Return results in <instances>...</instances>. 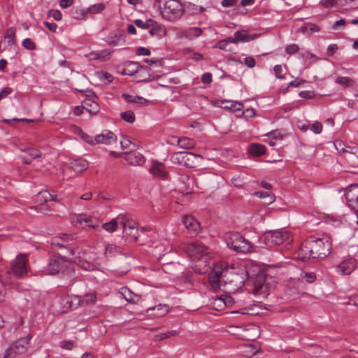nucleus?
Masks as SVG:
<instances>
[{
  "label": "nucleus",
  "instance_id": "nucleus-49",
  "mask_svg": "<svg viewBox=\"0 0 358 358\" xmlns=\"http://www.w3.org/2000/svg\"><path fill=\"white\" fill-rule=\"evenodd\" d=\"M309 129L315 134H319L322 131V124L319 122H315L309 126Z\"/></svg>",
  "mask_w": 358,
  "mask_h": 358
},
{
  "label": "nucleus",
  "instance_id": "nucleus-48",
  "mask_svg": "<svg viewBox=\"0 0 358 358\" xmlns=\"http://www.w3.org/2000/svg\"><path fill=\"white\" fill-rule=\"evenodd\" d=\"M85 105L90 106V108L87 109V110L90 113L95 114L99 111V106L96 103L92 101L91 100L85 101Z\"/></svg>",
  "mask_w": 358,
  "mask_h": 358
},
{
  "label": "nucleus",
  "instance_id": "nucleus-18",
  "mask_svg": "<svg viewBox=\"0 0 358 358\" xmlns=\"http://www.w3.org/2000/svg\"><path fill=\"white\" fill-rule=\"evenodd\" d=\"M178 186L181 192L185 194H189L193 190L194 178L183 174L178 178Z\"/></svg>",
  "mask_w": 358,
  "mask_h": 358
},
{
  "label": "nucleus",
  "instance_id": "nucleus-33",
  "mask_svg": "<svg viewBox=\"0 0 358 358\" xmlns=\"http://www.w3.org/2000/svg\"><path fill=\"white\" fill-rule=\"evenodd\" d=\"M94 77L103 84H109L113 80L110 73L102 71L95 72Z\"/></svg>",
  "mask_w": 358,
  "mask_h": 358
},
{
  "label": "nucleus",
  "instance_id": "nucleus-9",
  "mask_svg": "<svg viewBox=\"0 0 358 358\" xmlns=\"http://www.w3.org/2000/svg\"><path fill=\"white\" fill-rule=\"evenodd\" d=\"M224 278L227 283L234 287L235 289L242 287L248 279V273L244 268H240L236 271L234 268H225Z\"/></svg>",
  "mask_w": 358,
  "mask_h": 358
},
{
  "label": "nucleus",
  "instance_id": "nucleus-52",
  "mask_svg": "<svg viewBox=\"0 0 358 358\" xmlns=\"http://www.w3.org/2000/svg\"><path fill=\"white\" fill-rule=\"evenodd\" d=\"M300 97L303 99H310L313 98L315 96V94L313 91L304 90L301 91L299 93Z\"/></svg>",
  "mask_w": 358,
  "mask_h": 358
},
{
  "label": "nucleus",
  "instance_id": "nucleus-40",
  "mask_svg": "<svg viewBox=\"0 0 358 358\" xmlns=\"http://www.w3.org/2000/svg\"><path fill=\"white\" fill-rule=\"evenodd\" d=\"M106 8V6L103 3H99L96 4H94L90 6L87 12H89L92 14H97L100 13L101 11H103Z\"/></svg>",
  "mask_w": 358,
  "mask_h": 358
},
{
  "label": "nucleus",
  "instance_id": "nucleus-15",
  "mask_svg": "<svg viewBox=\"0 0 358 358\" xmlns=\"http://www.w3.org/2000/svg\"><path fill=\"white\" fill-rule=\"evenodd\" d=\"M233 301V299L228 295H222L220 296H214L210 299V306L216 310H224L227 306H229Z\"/></svg>",
  "mask_w": 358,
  "mask_h": 358
},
{
  "label": "nucleus",
  "instance_id": "nucleus-17",
  "mask_svg": "<svg viewBox=\"0 0 358 358\" xmlns=\"http://www.w3.org/2000/svg\"><path fill=\"white\" fill-rule=\"evenodd\" d=\"M183 224L191 235H196L201 231L200 223L191 215H186L183 217Z\"/></svg>",
  "mask_w": 358,
  "mask_h": 358
},
{
  "label": "nucleus",
  "instance_id": "nucleus-2",
  "mask_svg": "<svg viewBox=\"0 0 358 358\" xmlns=\"http://www.w3.org/2000/svg\"><path fill=\"white\" fill-rule=\"evenodd\" d=\"M182 250L195 261L194 270L199 273H206L214 264L210 259L208 248L201 243L195 241L184 244Z\"/></svg>",
  "mask_w": 358,
  "mask_h": 358
},
{
  "label": "nucleus",
  "instance_id": "nucleus-37",
  "mask_svg": "<svg viewBox=\"0 0 358 358\" xmlns=\"http://www.w3.org/2000/svg\"><path fill=\"white\" fill-rule=\"evenodd\" d=\"M202 34V29L199 27H189L185 31V36L189 39L197 38Z\"/></svg>",
  "mask_w": 358,
  "mask_h": 358
},
{
  "label": "nucleus",
  "instance_id": "nucleus-14",
  "mask_svg": "<svg viewBox=\"0 0 358 358\" xmlns=\"http://www.w3.org/2000/svg\"><path fill=\"white\" fill-rule=\"evenodd\" d=\"M345 199L348 207L358 212V183L350 185L345 189Z\"/></svg>",
  "mask_w": 358,
  "mask_h": 358
},
{
  "label": "nucleus",
  "instance_id": "nucleus-22",
  "mask_svg": "<svg viewBox=\"0 0 358 358\" xmlns=\"http://www.w3.org/2000/svg\"><path fill=\"white\" fill-rule=\"evenodd\" d=\"M94 141L96 143L110 145L116 141V136L112 131H107L105 134L96 135Z\"/></svg>",
  "mask_w": 358,
  "mask_h": 358
},
{
  "label": "nucleus",
  "instance_id": "nucleus-44",
  "mask_svg": "<svg viewBox=\"0 0 358 358\" xmlns=\"http://www.w3.org/2000/svg\"><path fill=\"white\" fill-rule=\"evenodd\" d=\"M178 334V332L176 330L170 331L164 333H160L157 335H155V339L157 341H162L165 338H169L173 336H176Z\"/></svg>",
  "mask_w": 358,
  "mask_h": 358
},
{
  "label": "nucleus",
  "instance_id": "nucleus-12",
  "mask_svg": "<svg viewBox=\"0 0 358 358\" xmlns=\"http://www.w3.org/2000/svg\"><path fill=\"white\" fill-rule=\"evenodd\" d=\"M213 265L214 266L209 274L208 280L212 289L217 291L221 289V280L224 278L225 267L220 264Z\"/></svg>",
  "mask_w": 358,
  "mask_h": 358
},
{
  "label": "nucleus",
  "instance_id": "nucleus-11",
  "mask_svg": "<svg viewBox=\"0 0 358 358\" xmlns=\"http://www.w3.org/2000/svg\"><path fill=\"white\" fill-rule=\"evenodd\" d=\"M122 223V230L124 237L129 242H136L138 238V230L137 222L124 215Z\"/></svg>",
  "mask_w": 358,
  "mask_h": 358
},
{
  "label": "nucleus",
  "instance_id": "nucleus-58",
  "mask_svg": "<svg viewBox=\"0 0 358 358\" xmlns=\"http://www.w3.org/2000/svg\"><path fill=\"white\" fill-rule=\"evenodd\" d=\"M80 266L82 268L86 271H92L95 268V266L93 264L83 261L80 262Z\"/></svg>",
  "mask_w": 358,
  "mask_h": 358
},
{
  "label": "nucleus",
  "instance_id": "nucleus-7",
  "mask_svg": "<svg viewBox=\"0 0 358 358\" xmlns=\"http://www.w3.org/2000/svg\"><path fill=\"white\" fill-rule=\"evenodd\" d=\"M264 243L268 248L280 245L287 241L291 242L292 238L290 233L285 229L271 230L264 234Z\"/></svg>",
  "mask_w": 358,
  "mask_h": 358
},
{
  "label": "nucleus",
  "instance_id": "nucleus-32",
  "mask_svg": "<svg viewBox=\"0 0 358 358\" xmlns=\"http://www.w3.org/2000/svg\"><path fill=\"white\" fill-rule=\"evenodd\" d=\"M222 108L231 110L232 111L242 110L243 105L242 103L234 101H222Z\"/></svg>",
  "mask_w": 358,
  "mask_h": 358
},
{
  "label": "nucleus",
  "instance_id": "nucleus-5",
  "mask_svg": "<svg viewBox=\"0 0 358 358\" xmlns=\"http://www.w3.org/2000/svg\"><path fill=\"white\" fill-rule=\"evenodd\" d=\"M253 287V294L264 299L275 287V280L272 276L261 273L256 276Z\"/></svg>",
  "mask_w": 358,
  "mask_h": 358
},
{
  "label": "nucleus",
  "instance_id": "nucleus-8",
  "mask_svg": "<svg viewBox=\"0 0 358 358\" xmlns=\"http://www.w3.org/2000/svg\"><path fill=\"white\" fill-rule=\"evenodd\" d=\"M201 159L200 155L190 152H176L170 157L173 164L189 168L195 167Z\"/></svg>",
  "mask_w": 358,
  "mask_h": 358
},
{
  "label": "nucleus",
  "instance_id": "nucleus-50",
  "mask_svg": "<svg viewBox=\"0 0 358 358\" xmlns=\"http://www.w3.org/2000/svg\"><path fill=\"white\" fill-rule=\"evenodd\" d=\"M48 15L57 21H60L62 18V14L59 10H50L48 13Z\"/></svg>",
  "mask_w": 358,
  "mask_h": 358
},
{
  "label": "nucleus",
  "instance_id": "nucleus-4",
  "mask_svg": "<svg viewBox=\"0 0 358 358\" xmlns=\"http://www.w3.org/2000/svg\"><path fill=\"white\" fill-rule=\"evenodd\" d=\"M153 7L169 21L180 19L185 13L184 6L178 0H155Z\"/></svg>",
  "mask_w": 358,
  "mask_h": 358
},
{
  "label": "nucleus",
  "instance_id": "nucleus-38",
  "mask_svg": "<svg viewBox=\"0 0 358 358\" xmlns=\"http://www.w3.org/2000/svg\"><path fill=\"white\" fill-rule=\"evenodd\" d=\"M336 83L343 86V87H347L351 86L354 84V80L345 76H339L336 80Z\"/></svg>",
  "mask_w": 358,
  "mask_h": 358
},
{
  "label": "nucleus",
  "instance_id": "nucleus-26",
  "mask_svg": "<svg viewBox=\"0 0 358 358\" xmlns=\"http://www.w3.org/2000/svg\"><path fill=\"white\" fill-rule=\"evenodd\" d=\"M88 164L84 159H74L70 163V169L77 173H80L87 169Z\"/></svg>",
  "mask_w": 358,
  "mask_h": 358
},
{
  "label": "nucleus",
  "instance_id": "nucleus-64",
  "mask_svg": "<svg viewBox=\"0 0 358 358\" xmlns=\"http://www.w3.org/2000/svg\"><path fill=\"white\" fill-rule=\"evenodd\" d=\"M60 346L63 349L70 350L73 347V343L71 341H64L60 343Z\"/></svg>",
  "mask_w": 358,
  "mask_h": 358
},
{
  "label": "nucleus",
  "instance_id": "nucleus-47",
  "mask_svg": "<svg viewBox=\"0 0 358 358\" xmlns=\"http://www.w3.org/2000/svg\"><path fill=\"white\" fill-rule=\"evenodd\" d=\"M255 195L259 198H269V201L267 202V204H271L275 201V197L273 194H270L268 192H256Z\"/></svg>",
  "mask_w": 358,
  "mask_h": 358
},
{
  "label": "nucleus",
  "instance_id": "nucleus-10",
  "mask_svg": "<svg viewBox=\"0 0 358 358\" xmlns=\"http://www.w3.org/2000/svg\"><path fill=\"white\" fill-rule=\"evenodd\" d=\"M30 338L29 335L19 338L6 350L3 358H14L17 355L24 353L27 350Z\"/></svg>",
  "mask_w": 358,
  "mask_h": 358
},
{
  "label": "nucleus",
  "instance_id": "nucleus-30",
  "mask_svg": "<svg viewBox=\"0 0 358 358\" xmlns=\"http://www.w3.org/2000/svg\"><path fill=\"white\" fill-rule=\"evenodd\" d=\"M108 43L113 46L123 45L124 43L123 35L119 31L112 34L108 37Z\"/></svg>",
  "mask_w": 358,
  "mask_h": 358
},
{
  "label": "nucleus",
  "instance_id": "nucleus-28",
  "mask_svg": "<svg viewBox=\"0 0 358 358\" xmlns=\"http://www.w3.org/2000/svg\"><path fill=\"white\" fill-rule=\"evenodd\" d=\"M61 262L62 259L60 257L57 259H50L48 266V274L55 275L58 273L61 268Z\"/></svg>",
  "mask_w": 358,
  "mask_h": 358
},
{
  "label": "nucleus",
  "instance_id": "nucleus-51",
  "mask_svg": "<svg viewBox=\"0 0 358 358\" xmlns=\"http://www.w3.org/2000/svg\"><path fill=\"white\" fill-rule=\"evenodd\" d=\"M22 46L29 50H32L36 48L35 43L29 38L23 40Z\"/></svg>",
  "mask_w": 358,
  "mask_h": 358
},
{
  "label": "nucleus",
  "instance_id": "nucleus-6",
  "mask_svg": "<svg viewBox=\"0 0 358 358\" xmlns=\"http://www.w3.org/2000/svg\"><path fill=\"white\" fill-rule=\"evenodd\" d=\"M226 243L231 250L241 253H248L252 251V245L238 232L229 233L225 236Z\"/></svg>",
  "mask_w": 358,
  "mask_h": 358
},
{
  "label": "nucleus",
  "instance_id": "nucleus-56",
  "mask_svg": "<svg viewBox=\"0 0 358 358\" xmlns=\"http://www.w3.org/2000/svg\"><path fill=\"white\" fill-rule=\"evenodd\" d=\"M84 300L87 303H94L96 300V294L94 292L86 294Z\"/></svg>",
  "mask_w": 358,
  "mask_h": 358
},
{
  "label": "nucleus",
  "instance_id": "nucleus-13",
  "mask_svg": "<svg viewBox=\"0 0 358 358\" xmlns=\"http://www.w3.org/2000/svg\"><path fill=\"white\" fill-rule=\"evenodd\" d=\"M356 266V259L352 257H347L335 266V271L338 275H347L352 273Z\"/></svg>",
  "mask_w": 358,
  "mask_h": 358
},
{
  "label": "nucleus",
  "instance_id": "nucleus-16",
  "mask_svg": "<svg viewBox=\"0 0 358 358\" xmlns=\"http://www.w3.org/2000/svg\"><path fill=\"white\" fill-rule=\"evenodd\" d=\"M151 166L149 169V172L154 176L160 179H166L168 172L165 165L158 161H152Z\"/></svg>",
  "mask_w": 358,
  "mask_h": 358
},
{
  "label": "nucleus",
  "instance_id": "nucleus-45",
  "mask_svg": "<svg viewBox=\"0 0 358 358\" xmlns=\"http://www.w3.org/2000/svg\"><path fill=\"white\" fill-rule=\"evenodd\" d=\"M301 29L304 32L310 31V32L313 33V32H318L320 30V28L318 25H317L315 24L306 23L301 27Z\"/></svg>",
  "mask_w": 358,
  "mask_h": 358
},
{
  "label": "nucleus",
  "instance_id": "nucleus-23",
  "mask_svg": "<svg viewBox=\"0 0 358 358\" xmlns=\"http://www.w3.org/2000/svg\"><path fill=\"white\" fill-rule=\"evenodd\" d=\"M56 313H66L72 307V300L69 296H62L61 304H56Z\"/></svg>",
  "mask_w": 358,
  "mask_h": 358
},
{
  "label": "nucleus",
  "instance_id": "nucleus-63",
  "mask_svg": "<svg viewBox=\"0 0 358 358\" xmlns=\"http://www.w3.org/2000/svg\"><path fill=\"white\" fill-rule=\"evenodd\" d=\"M345 26V20L343 19H341L339 20H337L332 26V29L333 30H338L339 29L340 27H342V29H343Z\"/></svg>",
  "mask_w": 358,
  "mask_h": 358
},
{
  "label": "nucleus",
  "instance_id": "nucleus-19",
  "mask_svg": "<svg viewBox=\"0 0 358 358\" xmlns=\"http://www.w3.org/2000/svg\"><path fill=\"white\" fill-rule=\"evenodd\" d=\"M124 215L120 214L115 218L112 219L109 222L104 223L102 225V228L110 233H113L117 230V226L119 224L121 227L122 226V223L124 222Z\"/></svg>",
  "mask_w": 358,
  "mask_h": 358
},
{
  "label": "nucleus",
  "instance_id": "nucleus-24",
  "mask_svg": "<svg viewBox=\"0 0 358 358\" xmlns=\"http://www.w3.org/2000/svg\"><path fill=\"white\" fill-rule=\"evenodd\" d=\"M119 293L125 299V300L131 303H136L139 301V296L133 293L127 287H121Z\"/></svg>",
  "mask_w": 358,
  "mask_h": 358
},
{
  "label": "nucleus",
  "instance_id": "nucleus-1",
  "mask_svg": "<svg viewBox=\"0 0 358 358\" xmlns=\"http://www.w3.org/2000/svg\"><path fill=\"white\" fill-rule=\"evenodd\" d=\"M331 243L327 238H315L310 237L301 243L298 256L303 261L307 259L326 257L330 254Z\"/></svg>",
  "mask_w": 358,
  "mask_h": 358
},
{
  "label": "nucleus",
  "instance_id": "nucleus-31",
  "mask_svg": "<svg viewBox=\"0 0 358 358\" xmlns=\"http://www.w3.org/2000/svg\"><path fill=\"white\" fill-rule=\"evenodd\" d=\"M248 151L251 155L261 156L265 153L266 147L259 143H252L248 146Z\"/></svg>",
  "mask_w": 358,
  "mask_h": 358
},
{
  "label": "nucleus",
  "instance_id": "nucleus-59",
  "mask_svg": "<svg viewBox=\"0 0 358 358\" xmlns=\"http://www.w3.org/2000/svg\"><path fill=\"white\" fill-rule=\"evenodd\" d=\"M299 49L298 45L294 43L287 46L285 51L287 54L291 55L296 52Z\"/></svg>",
  "mask_w": 358,
  "mask_h": 358
},
{
  "label": "nucleus",
  "instance_id": "nucleus-55",
  "mask_svg": "<svg viewBox=\"0 0 358 358\" xmlns=\"http://www.w3.org/2000/svg\"><path fill=\"white\" fill-rule=\"evenodd\" d=\"M302 278L308 282H313L316 278V275L314 273H304L301 275Z\"/></svg>",
  "mask_w": 358,
  "mask_h": 358
},
{
  "label": "nucleus",
  "instance_id": "nucleus-34",
  "mask_svg": "<svg viewBox=\"0 0 358 358\" xmlns=\"http://www.w3.org/2000/svg\"><path fill=\"white\" fill-rule=\"evenodd\" d=\"M196 145L194 140L187 137H182L178 139V145L185 150L193 148Z\"/></svg>",
  "mask_w": 358,
  "mask_h": 358
},
{
  "label": "nucleus",
  "instance_id": "nucleus-3",
  "mask_svg": "<svg viewBox=\"0 0 358 358\" xmlns=\"http://www.w3.org/2000/svg\"><path fill=\"white\" fill-rule=\"evenodd\" d=\"M28 260L24 254H20L10 262V268L1 275V280L5 285L15 286L16 280L27 275Z\"/></svg>",
  "mask_w": 358,
  "mask_h": 358
},
{
  "label": "nucleus",
  "instance_id": "nucleus-21",
  "mask_svg": "<svg viewBox=\"0 0 358 358\" xmlns=\"http://www.w3.org/2000/svg\"><path fill=\"white\" fill-rule=\"evenodd\" d=\"M139 69H145L138 62L129 61L124 64L120 72L122 75L133 76L138 72Z\"/></svg>",
  "mask_w": 358,
  "mask_h": 358
},
{
  "label": "nucleus",
  "instance_id": "nucleus-61",
  "mask_svg": "<svg viewBox=\"0 0 358 358\" xmlns=\"http://www.w3.org/2000/svg\"><path fill=\"white\" fill-rule=\"evenodd\" d=\"M13 92L12 88L7 87L3 88L0 92V101L6 97H7L9 94H10Z\"/></svg>",
  "mask_w": 358,
  "mask_h": 358
},
{
  "label": "nucleus",
  "instance_id": "nucleus-35",
  "mask_svg": "<svg viewBox=\"0 0 358 358\" xmlns=\"http://www.w3.org/2000/svg\"><path fill=\"white\" fill-rule=\"evenodd\" d=\"M155 310L157 311V313L155 314V315L156 317H162L168 313L169 308H168L167 306H166V305L159 304L157 306L150 307V308H148L147 313H149L150 311H155Z\"/></svg>",
  "mask_w": 358,
  "mask_h": 358
},
{
  "label": "nucleus",
  "instance_id": "nucleus-62",
  "mask_svg": "<svg viewBox=\"0 0 358 358\" xmlns=\"http://www.w3.org/2000/svg\"><path fill=\"white\" fill-rule=\"evenodd\" d=\"M201 81L204 84H209L212 82V74L210 73H205L201 76Z\"/></svg>",
  "mask_w": 358,
  "mask_h": 358
},
{
  "label": "nucleus",
  "instance_id": "nucleus-42",
  "mask_svg": "<svg viewBox=\"0 0 358 358\" xmlns=\"http://www.w3.org/2000/svg\"><path fill=\"white\" fill-rule=\"evenodd\" d=\"M15 29L14 27H10L7 29L4 38H8V43L9 45H13L15 43Z\"/></svg>",
  "mask_w": 358,
  "mask_h": 358
},
{
  "label": "nucleus",
  "instance_id": "nucleus-54",
  "mask_svg": "<svg viewBox=\"0 0 358 358\" xmlns=\"http://www.w3.org/2000/svg\"><path fill=\"white\" fill-rule=\"evenodd\" d=\"M99 227V221L95 219L92 218V217H90L88 220L87 224L85 226L86 227L92 228V229H97Z\"/></svg>",
  "mask_w": 358,
  "mask_h": 358
},
{
  "label": "nucleus",
  "instance_id": "nucleus-39",
  "mask_svg": "<svg viewBox=\"0 0 358 358\" xmlns=\"http://www.w3.org/2000/svg\"><path fill=\"white\" fill-rule=\"evenodd\" d=\"M86 13H87V11H85L84 9L80 8H78V7H73L71 10V16L73 18L78 19V20L84 19V17H85Z\"/></svg>",
  "mask_w": 358,
  "mask_h": 358
},
{
  "label": "nucleus",
  "instance_id": "nucleus-53",
  "mask_svg": "<svg viewBox=\"0 0 358 358\" xmlns=\"http://www.w3.org/2000/svg\"><path fill=\"white\" fill-rule=\"evenodd\" d=\"M337 1L336 0H321L320 1V5L322 6L330 8L336 6Z\"/></svg>",
  "mask_w": 358,
  "mask_h": 358
},
{
  "label": "nucleus",
  "instance_id": "nucleus-25",
  "mask_svg": "<svg viewBox=\"0 0 358 358\" xmlns=\"http://www.w3.org/2000/svg\"><path fill=\"white\" fill-rule=\"evenodd\" d=\"M122 248L113 243H108L105 246L104 255L107 258L113 257L121 254Z\"/></svg>",
  "mask_w": 358,
  "mask_h": 358
},
{
  "label": "nucleus",
  "instance_id": "nucleus-41",
  "mask_svg": "<svg viewBox=\"0 0 358 358\" xmlns=\"http://www.w3.org/2000/svg\"><path fill=\"white\" fill-rule=\"evenodd\" d=\"M134 23L138 28H141L143 29H148L152 26V20L150 19L143 21L142 20L137 19L134 21Z\"/></svg>",
  "mask_w": 358,
  "mask_h": 358
},
{
  "label": "nucleus",
  "instance_id": "nucleus-43",
  "mask_svg": "<svg viewBox=\"0 0 358 358\" xmlns=\"http://www.w3.org/2000/svg\"><path fill=\"white\" fill-rule=\"evenodd\" d=\"M120 116L124 121L129 123H133L135 121V115L131 110L121 113Z\"/></svg>",
  "mask_w": 358,
  "mask_h": 358
},
{
  "label": "nucleus",
  "instance_id": "nucleus-27",
  "mask_svg": "<svg viewBox=\"0 0 358 358\" xmlns=\"http://www.w3.org/2000/svg\"><path fill=\"white\" fill-rule=\"evenodd\" d=\"M90 216L87 215L86 214L80 213V214H75L71 216L72 222L75 223L76 226H80L82 228H85V226L87 224L88 220Z\"/></svg>",
  "mask_w": 358,
  "mask_h": 358
},
{
  "label": "nucleus",
  "instance_id": "nucleus-20",
  "mask_svg": "<svg viewBox=\"0 0 358 358\" xmlns=\"http://www.w3.org/2000/svg\"><path fill=\"white\" fill-rule=\"evenodd\" d=\"M73 239V235L64 234L60 237H55L51 241V245L53 248H64L68 245L69 241Z\"/></svg>",
  "mask_w": 358,
  "mask_h": 358
},
{
  "label": "nucleus",
  "instance_id": "nucleus-46",
  "mask_svg": "<svg viewBox=\"0 0 358 358\" xmlns=\"http://www.w3.org/2000/svg\"><path fill=\"white\" fill-rule=\"evenodd\" d=\"M62 296H57L50 303V310L53 314H59L60 313H56V304H61Z\"/></svg>",
  "mask_w": 358,
  "mask_h": 358
},
{
  "label": "nucleus",
  "instance_id": "nucleus-29",
  "mask_svg": "<svg viewBox=\"0 0 358 358\" xmlns=\"http://www.w3.org/2000/svg\"><path fill=\"white\" fill-rule=\"evenodd\" d=\"M126 160L132 165H141L145 162V157L140 153L131 152L127 156Z\"/></svg>",
  "mask_w": 358,
  "mask_h": 358
},
{
  "label": "nucleus",
  "instance_id": "nucleus-60",
  "mask_svg": "<svg viewBox=\"0 0 358 358\" xmlns=\"http://www.w3.org/2000/svg\"><path fill=\"white\" fill-rule=\"evenodd\" d=\"M244 64L248 68H252L255 66L256 62H255V59L252 57H246L244 59Z\"/></svg>",
  "mask_w": 358,
  "mask_h": 358
},
{
  "label": "nucleus",
  "instance_id": "nucleus-57",
  "mask_svg": "<svg viewBox=\"0 0 358 358\" xmlns=\"http://www.w3.org/2000/svg\"><path fill=\"white\" fill-rule=\"evenodd\" d=\"M59 165L60 166L59 169L57 167H53L52 169H46V171L48 170L50 174H55L58 177H60L64 175V170L61 169V165Z\"/></svg>",
  "mask_w": 358,
  "mask_h": 358
},
{
  "label": "nucleus",
  "instance_id": "nucleus-36",
  "mask_svg": "<svg viewBox=\"0 0 358 358\" xmlns=\"http://www.w3.org/2000/svg\"><path fill=\"white\" fill-rule=\"evenodd\" d=\"M122 97L124 99V100L129 103H140V104H144L146 102H148V101L141 97V96H132V95H129V94H122Z\"/></svg>",
  "mask_w": 358,
  "mask_h": 358
}]
</instances>
